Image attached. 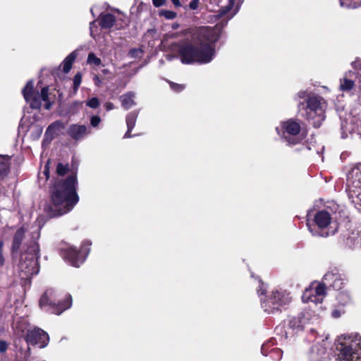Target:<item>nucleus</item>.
Segmentation results:
<instances>
[{"label":"nucleus","instance_id":"obj_39","mask_svg":"<svg viewBox=\"0 0 361 361\" xmlns=\"http://www.w3.org/2000/svg\"><path fill=\"white\" fill-rule=\"evenodd\" d=\"M345 313L343 309H335L331 312V316L334 318H339Z\"/></svg>","mask_w":361,"mask_h":361},{"label":"nucleus","instance_id":"obj_14","mask_svg":"<svg viewBox=\"0 0 361 361\" xmlns=\"http://www.w3.org/2000/svg\"><path fill=\"white\" fill-rule=\"evenodd\" d=\"M357 83L359 88L361 89V75L355 71H347L339 80V90L341 92H350Z\"/></svg>","mask_w":361,"mask_h":361},{"label":"nucleus","instance_id":"obj_15","mask_svg":"<svg viewBox=\"0 0 361 361\" xmlns=\"http://www.w3.org/2000/svg\"><path fill=\"white\" fill-rule=\"evenodd\" d=\"M322 281L326 286H329L335 290H341L347 280L343 274H341L336 269H334L325 274Z\"/></svg>","mask_w":361,"mask_h":361},{"label":"nucleus","instance_id":"obj_47","mask_svg":"<svg viewBox=\"0 0 361 361\" xmlns=\"http://www.w3.org/2000/svg\"><path fill=\"white\" fill-rule=\"evenodd\" d=\"M33 128L36 130V135L35 136V138L39 137L42 133V128L40 126H34Z\"/></svg>","mask_w":361,"mask_h":361},{"label":"nucleus","instance_id":"obj_60","mask_svg":"<svg viewBox=\"0 0 361 361\" xmlns=\"http://www.w3.org/2000/svg\"><path fill=\"white\" fill-rule=\"evenodd\" d=\"M346 136H347V135H344V133H343V135H342V137H343V138L345 137Z\"/></svg>","mask_w":361,"mask_h":361},{"label":"nucleus","instance_id":"obj_17","mask_svg":"<svg viewBox=\"0 0 361 361\" xmlns=\"http://www.w3.org/2000/svg\"><path fill=\"white\" fill-rule=\"evenodd\" d=\"M68 135L75 140H82L89 133L85 125L72 124L67 130Z\"/></svg>","mask_w":361,"mask_h":361},{"label":"nucleus","instance_id":"obj_24","mask_svg":"<svg viewBox=\"0 0 361 361\" xmlns=\"http://www.w3.org/2000/svg\"><path fill=\"white\" fill-rule=\"evenodd\" d=\"M326 355V349L321 346L314 345L310 352V358L312 361H321Z\"/></svg>","mask_w":361,"mask_h":361},{"label":"nucleus","instance_id":"obj_44","mask_svg":"<svg viewBox=\"0 0 361 361\" xmlns=\"http://www.w3.org/2000/svg\"><path fill=\"white\" fill-rule=\"evenodd\" d=\"M4 247V242L0 240V265H3L4 263V257L2 254Z\"/></svg>","mask_w":361,"mask_h":361},{"label":"nucleus","instance_id":"obj_7","mask_svg":"<svg viewBox=\"0 0 361 361\" xmlns=\"http://www.w3.org/2000/svg\"><path fill=\"white\" fill-rule=\"evenodd\" d=\"M275 129L277 134L288 146L296 145L304 139V135L300 133V124L296 120L290 118L282 121Z\"/></svg>","mask_w":361,"mask_h":361},{"label":"nucleus","instance_id":"obj_34","mask_svg":"<svg viewBox=\"0 0 361 361\" xmlns=\"http://www.w3.org/2000/svg\"><path fill=\"white\" fill-rule=\"evenodd\" d=\"M86 105L92 109H97L100 105V102L97 97H92L86 102Z\"/></svg>","mask_w":361,"mask_h":361},{"label":"nucleus","instance_id":"obj_18","mask_svg":"<svg viewBox=\"0 0 361 361\" xmlns=\"http://www.w3.org/2000/svg\"><path fill=\"white\" fill-rule=\"evenodd\" d=\"M345 244L353 249L361 247V230L355 229L349 232Z\"/></svg>","mask_w":361,"mask_h":361},{"label":"nucleus","instance_id":"obj_12","mask_svg":"<svg viewBox=\"0 0 361 361\" xmlns=\"http://www.w3.org/2000/svg\"><path fill=\"white\" fill-rule=\"evenodd\" d=\"M327 295V288L324 282H312L305 288L302 299L304 302L321 304Z\"/></svg>","mask_w":361,"mask_h":361},{"label":"nucleus","instance_id":"obj_42","mask_svg":"<svg viewBox=\"0 0 361 361\" xmlns=\"http://www.w3.org/2000/svg\"><path fill=\"white\" fill-rule=\"evenodd\" d=\"M306 97H309L308 92L307 90H300L295 96V99H305Z\"/></svg>","mask_w":361,"mask_h":361},{"label":"nucleus","instance_id":"obj_52","mask_svg":"<svg viewBox=\"0 0 361 361\" xmlns=\"http://www.w3.org/2000/svg\"><path fill=\"white\" fill-rule=\"evenodd\" d=\"M355 130H356L357 135H359L361 137V121L357 124Z\"/></svg>","mask_w":361,"mask_h":361},{"label":"nucleus","instance_id":"obj_35","mask_svg":"<svg viewBox=\"0 0 361 361\" xmlns=\"http://www.w3.org/2000/svg\"><path fill=\"white\" fill-rule=\"evenodd\" d=\"M234 3L233 0H229L228 4L221 9L220 15L224 16L228 13L234 6Z\"/></svg>","mask_w":361,"mask_h":361},{"label":"nucleus","instance_id":"obj_29","mask_svg":"<svg viewBox=\"0 0 361 361\" xmlns=\"http://www.w3.org/2000/svg\"><path fill=\"white\" fill-rule=\"evenodd\" d=\"M87 63L90 65L99 66L101 65L102 61L94 53H90L87 56Z\"/></svg>","mask_w":361,"mask_h":361},{"label":"nucleus","instance_id":"obj_30","mask_svg":"<svg viewBox=\"0 0 361 361\" xmlns=\"http://www.w3.org/2000/svg\"><path fill=\"white\" fill-rule=\"evenodd\" d=\"M159 16L164 17L167 20H173L176 18L177 13L169 10H161L159 11Z\"/></svg>","mask_w":361,"mask_h":361},{"label":"nucleus","instance_id":"obj_50","mask_svg":"<svg viewBox=\"0 0 361 361\" xmlns=\"http://www.w3.org/2000/svg\"><path fill=\"white\" fill-rule=\"evenodd\" d=\"M105 108L107 111H110L114 109V105L111 102H107L105 104Z\"/></svg>","mask_w":361,"mask_h":361},{"label":"nucleus","instance_id":"obj_33","mask_svg":"<svg viewBox=\"0 0 361 361\" xmlns=\"http://www.w3.org/2000/svg\"><path fill=\"white\" fill-rule=\"evenodd\" d=\"M68 171V165L59 163L56 167V172L59 176H64Z\"/></svg>","mask_w":361,"mask_h":361},{"label":"nucleus","instance_id":"obj_36","mask_svg":"<svg viewBox=\"0 0 361 361\" xmlns=\"http://www.w3.org/2000/svg\"><path fill=\"white\" fill-rule=\"evenodd\" d=\"M339 1L342 7L350 8L353 6V4H356L355 0H339Z\"/></svg>","mask_w":361,"mask_h":361},{"label":"nucleus","instance_id":"obj_48","mask_svg":"<svg viewBox=\"0 0 361 361\" xmlns=\"http://www.w3.org/2000/svg\"><path fill=\"white\" fill-rule=\"evenodd\" d=\"M271 353H276L277 355V359H281L282 356V351L279 348L271 350Z\"/></svg>","mask_w":361,"mask_h":361},{"label":"nucleus","instance_id":"obj_62","mask_svg":"<svg viewBox=\"0 0 361 361\" xmlns=\"http://www.w3.org/2000/svg\"><path fill=\"white\" fill-rule=\"evenodd\" d=\"M94 21L92 22V23H90V25H92V24H94Z\"/></svg>","mask_w":361,"mask_h":361},{"label":"nucleus","instance_id":"obj_59","mask_svg":"<svg viewBox=\"0 0 361 361\" xmlns=\"http://www.w3.org/2000/svg\"><path fill=\"white\" fill-rule=\"evenodd\" d=\"M178 27V25H177V24H176V25H174L173 26V28H176V27Z\"/></svg>","mask_w":361,"mask_h":361},{"label":"nucleus","instance_id":"obj_57","mask_svg":"<svg viewBox=\"0 0 361 361\" xmlns=\"http://www.w3.org/2000/svg\"><path fill=\"white\" fill-rule=\"evenodd\" d=\"M44 173H45V175H46L47 178H48V172H47V170H45V171H44Z\"/></svg>","mask_w":361,"mask_h":361},{"label":"nucleus","instance_id":"obj_46","mask_svg":"<svg viewBox=\"0 0 361 361\" xmlns=\"http://www.w3.org/2000/svg\"><path fill=\"white\" fill-rule=\"evenodd\" d=\"M94 83L96 86L100 87L102 85V80L99 78L98 75H94L93 78Z\"/></svg>","mask_w":361,"mask_h":361},{"label":"nucleus","instance_id":"obj_45","mask_svg":"<svg viewBox=\"0 0 361 361\" xmlns=\"http://www.w3.org/2000/svg\"><path fill=\"white\" fill-rule=\"evenodd\" d=\"M152 2L155 7H160L165 4L166 0H152Z\"/></svg>","mask_w":361,"mask_h":361},{"label":"nucleus","instance_id":"obj_37","mask_svg":"<svg viewBox=\"0 0 361 361\" xmlns=\"http://www.w3.org/2000/svg\"><path fill=\"white\" fill-rule=\"evenodd\" d=\"M100 122L101 118L98 116H93L90 118V124L94 128L97 127Z\"/></svg>","mask_w":361,"mask_h":361},{"label":"nucleus","instance_id":"obj_9","mask_svg":"<svg viewBox=\"0 0 361 361\" xmlns=\"http://www.w3.org/2000/svg\"><path fill=\"white\" fill-rule=\"evenodd\" d=\"M39 305L41 309L48 312L60 314L72 305L71 295L66 297L63 301L56 298V293L53 289L47 290L42 295Z\"/></svg>","mask_w":361,"mask_h":361},{"label":"nucleus","instance_id":"obj_61","mask_svg":"<svg viewBox=\"0 0 361 361\" xmlns=\"http://www.w3.org/2000/svg\"><path fill=\"white\" fill-rule=\"evenodd\" d=\"M301 105H303V104L302 103H300L299 104V107H300Z\"/></svg>","mask_w":361,"mask_h":361},{"label":"nucleus","instance_id":"obj_4","mask_svg":"<svg viewBox=\"0 0 361 361\" xmlns=\"http://www.w3.org/2000/svg\"><path fill=\"white\" fill-rule=\"evenodd\" d=\"M309 219L312 214H308ZM308 222L307 225L310 232L314 236L326 238L334 235L338 228V224L332 211L326 209L317 211L313 214V225Z\"/></svg>","mask_w":361,"mask_h":361},{"label":"nucleus","instance_id":"obj_3","mask_svg":"<svg viewBox=\"0 0 361 361\" xmlns=\"http://www.w3.org/2000/svg\"><path fill=\"white\" fill-rule=\"evenodd\" d=\"M338 352V361H361V334L357 332L345 333L336 341Z\"/></svg>","mask_w":361,"mask_h":361},{"label":"nucleus","instance_id":"obj_49","mask_svg":"<svg viewBox=\"0 0 361 361\" xmlns=\"http://www.w3.org/2000/svg\"><path fill=\"white\" fill-rule=\"evenodd\" d=\"M268 348H269V343H264L262 345V353L263 355H267V351H268Z\"/></svg>","mask_w":361,"mask_h":361},{"label":"nucleus","instance_id":"obj_1","mask_svg":"<svg viewBox=\"0 0 361 361\" xmlns=\"http://www.w3.org/2000/svg\"><path fill=\"white\" fill-rule=\"evenodd\" d=\"M220 37L217 27H202L190 41L178 45L180 61L185 64L210 63L216 56L215 43Z\"/></svg>","mask_w":361,"mask_h":361},{"label":"nucleus","instance_id":"obj_21","mask_svg":"<svg viewBox=\"0 0 361 361\" xmlns=\"http://www.w3.org/2000/svg\"><path fill=\"white\" fill-rule=\"evenodd\" d=\"M138 114L139 112L137 111H133L126 116V124L128 130L124 135V138H130L132 137L130 132L135 126Z\"/></svg>","mask_w":361,"mask_h":361},{"label":"nucleus","instance_id":"obj_2","mask_svg":"<svg viewBox=\"0 0 361 361\" xmlns=\"http://www.w3.org/2000/svg\"><path fill=\"white\" fill-rule=\"evenodd\" d=\"M78 184L76 174H71L65 180L58 179L51 189V202L45 210L51 217L63 215L70 211L79 201L76 192Z\"/></svg>","mask_w":361,"mask_h":361},{"label":"nucleus","instance_id":"obj_13","mask_svg":"<svg viewBox=\"0 0 361 361\" xmlns=\"http://www.w3.org/2000/svg\"><path fill=\"white\" fill-rule=\"evenodd\" d=\"M25 339L28 345H38L41 348H45L49 341L47 333L37 327L28 329Z\"/></svg>","mask_w":361,"mask_h":361},{"label":"nucleus","instance_id":"obj_51","mask_svg":"<svg viewBox=\"0 0 361 361\" xmlns=\"http://www.w3.org/2000/svg\"><path fill=\"white\" fill-rule=\"evenodd\" d=\"M171 1L172 2V4L176 6V7H180L181 6V4L180 2V0H171Z\"/></svg>","mask_w":361,"mask_h":361},{"label":"nucleus","instance_id":"obj_10","mask_svg":"<svg viewBox=\"0 0 361 361\" xmlns=\"http://www.w3.org/2000/svg\"><path fill=\"white\" fill-rule=\"evenodd\" d=\"M346 191L348 197L361 209V163L353 167L347 174Z\"/></svg>","mask_w":361,"mask_h":361},{"label":"nucleus","instance_id":"obj_28","mask_svg":"<svg viewBox=\"0 0 361 361\" xmlns=\"http://www.w3.org/2000/svg\"><path fill=\"white\" fill-rule=\"evenodd\" d=\"M91 245H92V243L88 240H85L82 242V243L81 245L80 250L79 251L82 256H85V258L87 257V255L90 251Z\"/></svg>","mask_w":361,"mask_h":361},{"label":"nucleus","instance_id":"obj_43","mask_svg":"<svg viewBox=\"0 0 361 361\" xmlns=\"http://www.w3.org/2000/svg\"><path fill=\"white\" fill-rule=\"evenodd\" d=\"M82 104V102L75 101L72 103L70 107V111H74L75 109H78L80 107V106Z\"/></svg>","mask_w":361,"mask_h":361},{"label":"nucleus","instance_id":"obj_58","mask_svg":"<svg viewBox=\"0 0 361 361\" xmlns=\"http://www.w3.org/2000/svg\"><path fill=\"white\" fill-rule=\"evenodd\" d=\"M235 13H236V12L233 13V14L229 17V18H233V16L235 14Z\"/></svg>","mask_w":361,"mask_h":361},{"label":"nucleus","instance_id":"obj_8","mask_svg":"<svg viewBox=\"0 0 361 361\" xmlns=\"http://www.w3.org/2000/svg\"><path fill=\"white\" fill-rule=\"evenodd\" d=\"M39 245L35 242L29 247L26 252L21 255L18 268L22 274V278H27L38 274L39 271Z\"/></svg>","mask_w":361,"mask_h":361},{"label":"nucleus","instance_id":"obj_27","mask_svg":"<svg viewBox=\"0 0 361 361\" xmlns=\"http://www.w3.org/2000/svg\"><path fill=\"white\" fill-rule=\"evenodd\" d=\"M9 171V164L8 159L0 156V179L7 175Z\"/></svg>","mask_w":361,"mask_h":361},{"label":"nucleus","instance_id":"obj_25","mask_svg":"<svg viewBox=\"0 0 361 361\" xmlns=\"http://www.w3.org/2000/svg\"><path fill=\"white\" fill-rule=\"evenodd\" d=\"M24 236V231L23 228L18 229L14 235L12 245V251L17 252L20 248Z\"/></svg>","mask_w":361,"mask_h":361},{"label":"nucleus","instance_id":"obj_32","mask_svg":"<svg viewBox=\"0 0 361 361\" xmlns=\"http://www.w3.org/2000/svg\"><path fill=\"white\" fill-rule=\"evenodd\" d=\"M82 82V75L80 73H78L73 78V91L75 93Z\"/></svg>","mask_w":361,"mask_h":361},{"label":"nucleus","instance_id":"obj_53","mask_svg":"<svg viewBox=\"0 0 361 361\" xmlns=\"http://www.w3.org/2000/svg\"><path fill=\"white\" fill-rule=\"evenodd\" d=\"M352 65L355 68H361V61H357L352 63Z\"/></svg>","mask_w":361,"mask_h":361},{"label":"nucleus","instance_id":"obj_20","mask_svg":"<svg viewBox=\"0 0 361 361\" xmlns=\"http://www.w3.org/2000/svg\"><path fill=\"white\" fill-rule=\"evenodd\" d=\"M63 128V124L60 121H56L51 123L46 130L44 141L50 142Z\"/></svg>","mask_w":361,"mask_h":361},{"label":"nucleus","instance_id":"obj_56","mask_svg":"<svg viewBox=\"0 0 361 361\" xmlns=\"http://www.w3.org/2000/svg\"><path fill=\"white\" fill-rule=\"evenodd\" d=\"M102 73H103L104 74H108V73H109V71L108 69H104V70L102 71Z\"/></svg>","mask_w":361,"mask_h":361},{"label":"nucleus","instance_id":"obj_11","mask_svg":"<svg viewBox=\"0 0 361 361\" xmlns=\"http://www.w3.org/2000/svg\"><path fill=\"white\" fill-rule=\"evenodd\" d=\"M33 88L34 82L32 80L27 81L25 87L22 90L25 101L30 103L32 109H39L41 106V102L44 101L46 102L45 109H49L51 104L48 99V87H43L40 94L38 92H35Z\"/></svg>","mask_w":361,"mask_h":361},{"label":"nucleus","instance_id":"obj_16","mask_svg":"<svg viewBox=\"0 0 361 361\" xmlns=\"http://www.w3.org/2000/svg\"><path fill=\"white\" fill-rule=\"evenodd\" d=\"M61 255L66 261L75 267H79L85 260V256H82L73 246L68 245L62 248Z\"/></svg>","mask_w":361,"mask_h":361},{"label":"nucleus","instance_id":"obj_6","mask_svg":"<svg viewBox=\"0 0 361 361\" xmlns=\"http://www.w3.org/2000/svg\"><path fill=\"white\" fill-rule=\"evenodd\" d=\"M327 107L326 100L318 95L309 97L305 107L302 108L301 114L310 121L314 127L319 128L325 119V111Z\"/></svg>","mask_w":361,"mask_h":361},{"label":"nucleus","instance_id":"obj_22","mask_svg":"<svg viewBox=\"0 0 361 361\" xmlns=\"http://www.w3.org/2000/svg\"><path fill=\"white\" fill-rule=\"evenodd\" d=\"M338 305L341 307H345L352 302V296L349 290H341L336 295Z\"/></svg>","mask_w":361,"mask_h":361},{"label":"nucleus","instance_id":"obj_5","mask_svg":"<svg viewBox=\"0 0 361 361\" xmlns=\"http://www.w3.org/2000/svg\"><path fill=\"white\" fill-rule=\"evenodd\" d=\"M265 288L264 284L259 281L257 293L260 296L262 309L267 314H274L286 308L291 302V296L289 292L283 289H274L268 295H264Z\"/></svg>","mask_w":361,"mask_h":361},{"label":"nucleus","instance_id":"obj_54","mask_svg":"<svg viewBox=\"0 0 361 361\" xmlns=\"http://www.w3.org/2000/svg\"><path fill=\"white\" fill-rule=\"evenodd\" d=\"M138 52H140V50H137V49H132L130 51V54L132 56H135L137 53Z\"/></svg>","mask_w":361,"mask_h":361},{"label":"nucleus","instance_id":"obj_31","mask_svg":"<svg viewBox=\"0 0 361 361\" xmlns=\"http://www.w3.org/2000/svg\"><path fill=\"white\" fill-rule=\"evenodd\" d=\"M300 149L302 151L305 149L307 150V151L314 149L316 153L319 154L320 152L319 150H321L322 152L324 150V147L322 146L321 147H316L315 145H312V143H310V144L307 143L305 145H303L302 147Z\"/></svg>","mask_w":361,"mask_h":361},{"label":"nucleus","instance_id":"obj_41","mask_svg":"<svg viewBox=\"0 0 361 361\" xmlns=\"http://www.w3.org/2000/svg\"><path fill=\"white\" fill-rule=\"evenodd\" d=\"M170 86H171V89L176 92H180L185 87L184 85H183L176 84L173 82H170Z\"/></svg>","mask_w":361,"mask_h":361},{"label":"nucleus","instance_id":"obj_26","mask_svg":"<svg viewBox=\"0 0 361 361\" xmlns=\"http://www.w3.org/2000/svg\"><path fill=\"white\" fill-rule=\"evenodd\" d=\"M76 59V54L73 51L63 61V71L64 73H68L71 68L73 63Z\"/></svg>","mask_w":361,"mask_h":361},{"label":"nucleus","instance_id":"obj_40","mask_svg":"<svg viewBox=\"0 0 361 361\" xmlns=\"http://www.w3.org/2000/svg\"><path fill=\"white\" fill-rule=\"evenodd\" d=\"M8 344L6 341L0 340V353H5L8 350Z\"/></svg>","mask_w":361,"mask_h":361},{"label":"nucleus","instance_id":"obj_55","mask_svg":"<svg viewBox=\"0 0 361 361\" xmlns=\"http://www.w3.org/2000/svg\"><path fill=\"white\" fill-rule=\"evenodd\" d=\"M173 58V56H171V55H167L166 56V59L169 60V61H171L172 60V59Z\"/></svg>","mask_w":361,"mask_h":361},{"label":"nucleus","instance_id":"obj_23","mask_svg":"<svg viewBox=\"0 0 361 361\" xmlns=\"http://www.w3.org/2000/svg\"><path fill=\"white\" fill-rule=\"evenodd\" d=\"M115 21V16L111 13H101L99 16V25L104 29L112 27Z\"/></svg>","mask_w":361,"mask_h":361},{"label":"nucleus","instance_id":"obj_38","mask_svg":"<svg viewBox=\"0 0 361 361\" xmlns=\"http://www.w3.org/2000/svg\"><path fill=\"white\" fill-rule=\"evenodd\" d=\"M200 3V0H192L188 4L189 9L192 11L197 10L199 8Z\"/></svg>","mask_w":361,"mask_h":361},{"label":"nucleus","instance_id":"obj_19","mask_svg":"<svg viewBox=\"0 0 361 361\" xmlns=\"http://www.w3.org/2000/svg\"><path fill=\"white\" fill-rule=\"evenodd\" d=\"M136 97V94L134 92H128L126 94H122L120 97V101L121 102V106L126 110H128L136 105V102L135 99Z\"/></svg>","mask_w":361,"mask_h":361}]
</instances>
